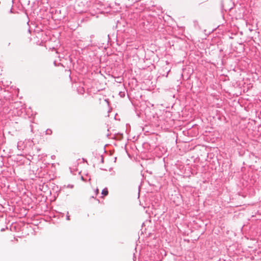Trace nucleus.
<instances>
[{"label": "nucleus", "instance_id": "nucleus-1", "mask_svg": "<svg viewBox=\"0 0 261 261\" xmlns=\"http://www.w3.org/2000/svg\"><path fill=\"white\" fill-rule=\"evenodd\" d=\"M108 193H109V192H108V190L107 188H105V189L102 190L101 194L103 196H107V195H108Z\"/></svg>", "mask_w": 261, "mask_h": 261}, {"label": "nucleus", "instance_id": "nucleus-2", "mask_svg": "<svg viewBox=\"0 0 261 261\" xmlns=\"http://www.w3.org/2000/svg\"><path fill=\"white\" fill-rule=\"evenodd\" d=\"M98 189H97L96 190V193H95V195H97V194H98Z\"/></svg>", "mask_w": 261, "mask_h": 261}]
</instances>
